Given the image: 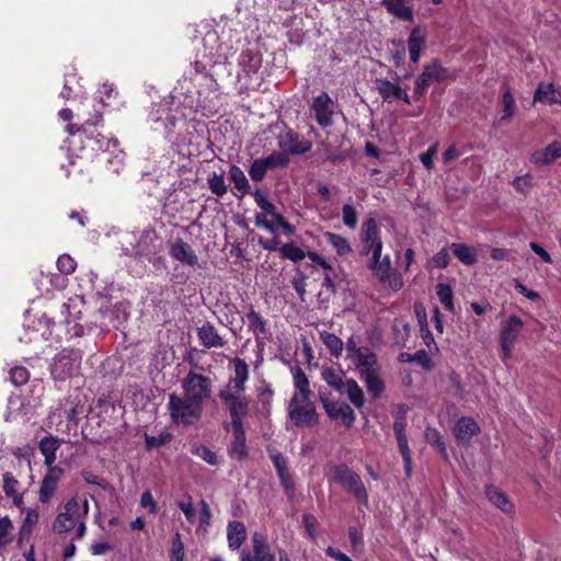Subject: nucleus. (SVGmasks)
I'll return each instance as SVG.
<instances>
[{
	"label": "nucleus",
	"instance_id": "1",
	"mask_svg": "<svg viewBox=\"0 0 561 561\" xmlns=\"http://www.w3.org/2000/svg\"><path fill=\"white\" fill-rule=\"evenodd\" d=\"M203 48L198 50V59L194 62L197 73H204L216 65L226 61L228 54L227 47L219 41V35L215 30L208 31L202 41Z\"/></svg>",
	"mask_w": 561,
	"mask_h": 561
},
{
	"label": "nucleus",
	"instance_id": "2",
	"mask_svg": "<svg viewBox=\"0 0 561 561\" xmlns=\"http://www.w3.org/2000/svg\"><path fill=\"white\" fill-rule=\"evenodd\" d=\"M202 409L196 402L183 396L175 393L169 396L168 410L172 423L192 425L201 419Z\"/></svg>",
	"mask_w": 561,
	"mask_h": 561
},
{
	"label": "nucleus",
	"instance_id": "3",
	"mask_svg": "<svg viewBox=\"0 0 561 561\" xmlns=\"http://www.w3.org/2000/svg\"><path fill=\"white\" fill-rule=\"evenodd\" d=\"M89 513V503L83 499L80 503L77 497H71L64 506L53 523V530L57 534L68 533L73 529L80 519H85Z\"/></svg>",
	"mask_w": 561,
	"mask_h": 561
},
{
	"label": "nucleus",
	"instance_id": "4",
	"mask_svg": "<svg viewBox=\"0 0 561 561\" xmlns=\"http://www.w3.org/2000/svg\"><path fill=\"white\" fill-rule=\"evenodd\" d=\"M329 479L342 485V488L362 504L368 505V493L360 477L346 465L335 466Z\"/></svg>",
	"mask_w": 561,
	"mask_h": 561
},
{
	"label": "nucleus",
	"instance_id": "5",
	"mask_svg": "<svg viewBox=\"0 0 561 561\" xmlns=\"http://www.w3.org/2000/svg\"><path fill=\"white\" fill-rule=\"evenodd\" d=\"M218 397L228 410L231 423L242 422V419L249 414L251 400L245 394V390L222 386Z\"/></svg>",
	"mask_w": 561,
	"mask_h": 561
},
{
	"label": "nucleus",
	"instance_id": "6",
	"mask_svg": "<svg viewBox=\"0 0 561 561\" xmlns=\"http://www.w3.org/2000/svg\"><path fill=\"white\" fill-rule=\"evenodd\" d=\"M287 414L297 427L312 426L318 423V413L311 398L291 397L287 407Z\"/></svg>",
	"mask_w": 561,
	"mask_h": 561
},
{
	"label": "nucleus",
	"instance_id": "7",
	"mask_svg": "<svg viewBox=\"0 0 561 561\" xmlns=\"http://www.w3.org/2000/svg\"><path fill=\"white\" fill-rule=\"evenodd\" d=\"M185 398L203 408V402L210 397L211 381L208 377L190 373L182 381Z\"/></svg>",
	"mask_w": 561,
	"mask_h": 561
},
{
	"label": "nucleus",
	"instance_id": "8",
	"mask_svg": "<svg viewBox=\"0 0 561 561\" xmlns=\"http://www.w3.org/2000/svg\"><path fill=\"white\" fill-rule=\"evenodd\" d=\"M524 328V322L515 314L510 316L502 324L500 331V345L502 360L507 362L513 353L514 345Z\"/></svg>",
	"mask_w": 561,
	"mask_h": 561
},
{
	"label": "nucleus",
	"instance_id": "9",
	"mask_svg": "<svg viewBox=\"0 0 561 561\" xmlns=\"http://www.w3.org/2000/svg\"><path fill=\"white\" fill-rule=\"evenodd\" d=\"M82 359V353L79 350H64L59 353L51 365V375L56 379H65L73 375Z\"/></svg>",
	"mask_w": 561,
	"mask_h": 561
},
{
	"label": "nucleus",
	"instance_id": "10",
	"mask_svg": "<svg viewBox=\"0 0 561 561\" xmlns=\"http://www.w3.org/2000/svg\"><path fill=\"white\" fill-rule=\"evenodd\" d=\"M368 266L371 270L374 276L390 289L398 291L403 287L402 276L396 268L391 266L389 255H385L382 261H379L377 264H368Z\"/></svg>",
	"mask_w": 561,
	"mask_h": 561
},
{
	"label": "nucleus",
	"instance_id": "11",
	"mask_svg": "<svg viewBox=\"0 0 561 561\" xmlns=\"http://www.w3.org/2000/svg\"><path fill=\"white\" fill-rule=\"evenodd\" d=\"M251 545V549L241 551L240 561H275V554L262 533L252 534Z\"/></svg>",
	"mask_w": 561,
	"mask_h": 561
},
{
	"label": "nucleus",
	"instance_id": "12",
	"mask_svg": "<svg viewBox=\"0 0 561 561\" xmlns=\"http://www.w3.org/2000/svg\"><path fill=\"white\" fill-rule=\"evenodd\" d=\"M447 77V69L437 60L426 65L421 76L416 79L414 95L417 98L422 96L432 81H443Z\"/></svg>",
	"mask_w": 561,
	"mask_h": 561
},
{
	"label": "nucleus",
	"instance_id": "13",
	"mask_svg": "<svg viewBox=\"0 0 561 561\" xmlns=\"http://www.w3.org/2000/svg\"><path fill=\"white\" fill-rule=\"evenodd\" d=\"M375 88L385 102L391 103L401 100L407 104L411 103L409 94L398 81L392 82L388 79L378 78L375 80Z\"/></svg>",
	"mask_w": 561,
	"mask_h": 561
},
{
	"label": "nucleus",
	"instance_id": "14",
	"mask_svg": "<svg viewBox=\"0 0 561 561\" xmlns=\"http://www.w3.org/2000/svg\"><path fill=\"white\" fill-rule=\"evenodd\" d=\"M314 112L316 121L322 127L331 126L334 113V103L327 92H322L314 98L311 106Z\"/></svg>",
	"mask_w": 561,
	"mask_h": 561
},
{
	"label": "nucleus",
	"instance_id": "15",
	"mask_svg": "<svg viewBox=\"0 0 561 561\" xmlns=\"http://www.w3.org/2000/svg\"><path fill=\"white\" fill-rule=\"evenodd\" d=\"M359 376L379 370L377 356L368 347H360L354 355L347 358Z\"/></svg>",
	"mask_w": 561,
	"mask_h": 561
},
{
	"label": "nucleus",
	"instance_id": "16",
	"mask_svg": "<svg viewBox=\"0 0 561 561\" xmlns=\"http://www.w3.org/2000/svg\"><path fill=\"white\" fill-rule=\"evenodd\" d=\"M479 424L469 416H461L454 426L456 440L461 445H468L471 438L480 433Z\"/></svg>",
	"mask_w": 561,
	"mask_h": 561
},
{
	"label": "nucleus",
	"instance_id": "17",
	"mask_svg": "<svg viewBox=\"0 0 561 561\" xmlns=\"http://www.w3.org/2000/svg\"><path fill=\"white\" fill-rule=\"evenodd\" d=\"M262 58L261 55L254 53L252 50H244L240 54L238 58L239 72L238 78L241 80L244 78L245 80L251 79L253 75H255L261 68Z\"/></svg>",
	"mask_w": 561,
	"mask_h": 561
},
{
	"label": "nucleus",
	"instance_id": "18",
	"mask_svg": "<svg viewBox=\"0 0 561 561\" xmlns=\"http://www.w3.org/2000/svg\"><path fill=\"white\" fill-rule=\"evenodd\" d=\"M278 146L280 149L293 154L306 153L311 149V142L299 137L293 131H286L278 137Z\"/></svg>",
	"mask_w": 561,
	"mask_h": 561
},
{
	"label": "nucleus",
	"instance_id": "19",
	"mask_svg": "<svg viewBox=\"0 0 561 561\" xmlns=\"http://www.w3.org/2000/svg\"><path fill=\"white\" fill-rule=\"evenodd\" d=\"M229 367L233 370V375L224 386L245 390L250 377L248 364L242 358L234 357L229 362Z\"/></svg>",
	"mask_w": 561,
	"mask_h": 561
},
{
	"label": "nucleus",
	"instance_id": "20",
	"mask_svg": "<svg viewBox=\"0 0 561 561\" xmlns=\"http://www.w3.org/2000/svg\"><path fill=\"white\" fill-rule=\"evenodd\" d=\"M534 102L546 105H561V87L553 83H539L534 94Z\"/></svg>",
	"mask_w": 561,
	"mask_h": 561
},
{
	"label": "nucleus",
	"instance_id": "21",
	"mask_svg": "<svg viewBox=\"0 0 561 561\" xmlns=\"http://www.w3.org/2000/svg\"><path fill=\"white\" fill-rule=\"evenodd\" d=\"M170 255L174 260L188 265L196 266L198 265V257L192 247L184 242L182 239H178L170 248Z\"/></svg>",
	"mask_w": 561,
	"mask_h": 561
},
{
	"label": "nucleus",
	"instance_id": "22",
	"mask_svg": "<svg viewBox=\"0 0 561 561\" xmlns=\"http://www.w3.org/2000/svg\"><path fill=\"white\" fill-rule=\"evenodd\" d=\"M323 408L331 419H342L345 425L351 426L355 421V413L344 402L323 401Z\"/></svg>",
	"mask_w": 561,
	"mask_h": 561
},
{
	"label": "nucleus",
	"instance_id": "23",
	"mask_svg": "<svg viewBox=\"0 0 561 561\" xmlns=\"http://www.w3.org/2000/svg\"><path fill=\"white\" fill-rule=\"evenodd\" d=\"M233 439L229 448V455L238 460L244 459L248 455L245 445V432L242 422L231 423Z\"/></svg>",
	"mask_w": 561,
	"mask_h": 561
},
{
	"label": "nucleus",
	"instance_id": "24",
	"mask_svg": "<svg viewBox=\"0 0 561 561\" xmlns=\"http://www.w3.org/2000/svg\"><path fill=\"white\" fill-rule=\"evenodd\" d=\"M248 537L247 528L242 522L231 520L227 525V542L231 551L239 550Z\"/></svg>",
	"mask_w": 561,
	"mask_h": 561
},
{
	"label": "nucleus",
	"instance_id": "25",
	"mask_svg": "<svg viewBox=\"0 0 561 561\" xmlns=\"http://www.w3.org/2000/svg\"><path fill=\"white\" fill-rule=\"evenodd\" d=\"M360 236L366 253L370 252V248H375L377 244H382L380 230L378 228L377 221L374 218H369L363 224Z\"/></svg>",
	"mask_w": 561,
	"mask_h": 561
},
{
	"label": "nucleus",
	"instance_id": "26",
	"mask_svg": "<svg viewBox=\"0 0 561 561\" xmlns=\"http://www.w3.org/2000/svg\"><path fill=\"white\" fill-rule=\"evenodd\" d=\"M290 373L295 387L293 397L311 398L310 382L304 369L299 365H293L290 366Z\"/></svg>",
	"mask_w": 561,
	"mask_h": 561
},
{
	"label": "nucleus",
	"instance_id": "27",
	"mask_svg": "<svg viewBox=\"0 0 561 561\" xmlns=\"http://www.w3.org/2000/svg\"><path fill=\"white\" fill-rule=\"evenodd\" d=\"M559 158H561V145L553 141L542 150L535 151L530 157V161L535 164L549 165Z\"/></svg>",
	"mask_w": 561,
	"mask_h": 561
},
{
	"label": "nucleus",
	"instance_id": "28",
	"mask_svg": "<svg viewBox=\"0 0 561 561\" xmlns=\"http://www.w3.org/2000/svg\"><path fill=\"white\" fill-rule=\"evenodd\" d=\"M426 33L421 27H414L408 38L410 60L416 64L420 60L421 51L425 46Z\"/></svg>",
	"mask_w": 561,
	"mask_h": 561
},
{
	"label": "nucleus",
	"instance_id": "29",
	"mask_svg": "<svg viewBox=\"0 0 561 561\" xmlns=\"http://www.w3.org/2000/svg\"><path fill=\"white\" fill-rule=\"evenodd\" d=\"M197 337L206 348L222 347L225 345L224 339L210 323H205L197 329Z\"/></svg>",
	"mask_w": 561,
	"mask_h": 561
},
{
	"label": "nucleus",
	"instance_id": "30",
	"mask_svg": "<svg viewBox=\"0 0 561 561\" xmlns=\"http://www.w3.org/2000/svg\"><path fill=\"white\" fill-rule=\"evenodd\" d=\"M60 447V440L51 435L41 439L38 448L44 456V463L50 467L56 460V453Z\"/></svg>",
	"mask_w": 561,
	"mask_h": 561
},
{
	"label": "nucleus",
	"instance_id": "31",
	"mask_svg": "<svg viewBox=\"0 0 561 561\" xmlns=\"http://www.w3.org/2000/svg\"><path fill=\"white\" fill-rule=\"evenodd\" d=\"M485 495L488 500L502 512L508 514L514 511L513 503L510 501L507 495L500 491L497 488L492 485L486 486Z\"/></svg>",
	"mask_w": 561,
	"mask_h": 561
},
{
	"label": "nucleus",
	"instance_id": "32",
	"mask_svg": "<svg viewBox=\"0 0 561 561\" xmlns=\"http://www.w3.org/2000/svg\"><path fill=\"white\" fill-rule=\"evenodd\" d=\"M382 5L389 13L403 21L413 19V11L404 0H382Z\"/></svg>",
	"mask_w": 561,
	"mask_h": 561
},
{
	"label": "nucleus",
	"instance_id": "33",
	"mask_svg": "<svg viewBox=\"0 0 561 561\" xmlns=\"http://www.w3.org/2000/svg\"><path fill=\"white\" fill-rule=\"evenodd\" d=\"M450 249L455 256L465 265L471 266L478 261L476 249L468 244L451 243Z\"/></svg>",
	"mask_w": 561,
	"mask_h": 561
},
{
	"label": "nucleus",
	"instance_id": "34",
	"mask_svg": "<svg viewBox=\"0 0 561 561\" xmlns=\"http://www.w3.org/2000/svg\"><path fill=\"white\" fill-rule=\"evenodd\" d=\"M341 393H345L348 400L356 407L362 408L364 405V392L358 383L354 379H346L345 383L340 390Z\"/></svg>",
	"mask_w": 561,
	"mask_h": 561
},
{
	"label": "nucleus",
	"instance_id": "35",
	"mask_svg": "<svg viewBox=\"0 0 561 561\" xmlns=\"http://www.w3.org/2000/svg\"><path fill=\"white\" fill-rule=\"evenodd\" d=\"M150 118L154 124L163 126L164 134L169 135L173 131L175 117L170 115L168 107H159L156 112L150 114Z\"/></svg>",
	"mask_w": 561,
	"mask_h": 561
},
{
	"label": "nucleus",
	"instance_id": "36",
	"mask_svg": "<svg viewBox=\"0 0 561 561\" xmlns=\"http://www.w3.org/2000/svg\"><path fill=\"white\" fill-rule=\"evenodd\" d=\"M324 240L334 249L337 255L343 256L352 252V247L346 238L334 232H324Z\"/></svg>",
	"mask_w": 561,
	"mask_h": 561
},
{
	"label": "nucleus",
	"instance_id": "37",
	"mask_svg": "<svg viewBox=\"0 0 561 561\" xmlns=\"http://www.w3.org/2000/svg\"><path fill=\"white\" fill-rule=\"evenodd\" d=\"M229 179L234 184V187L242 194V196L251 192L250 183L244 172L238 165L230 167Z\"/></svg>",
	"mask_w": 561,
	"mask_h": 561
},
{
	"label": "nucleus",
	"instance_id": "38",
	"mask_svg": "<svg viewBox=\"0 0 561 561\" xmlns=\"http://www.w3.org/2000/svg\"><path fill=\"white\" fill-rule=\"evenodd\" d=\"M320 340L329 350L330 354L334 357H340L343 353L344 343L343 341L333 333L322 331L319 333Z\"/></svg>",
	"mask_w": 561,
	"mask_h": 561
},
{
	"label": "nucleus",
	"instance_id": "39",
	"mask_svg": "<svg viewBox=\"0 0 561 561\" xmlns=\"http://www.w3.org/2000/svg\"><path fill=\"white\" fill-rule=\"evenodd\" d=\"M367 390L374 398H378L385 389L383 381L379 377V370L360 376Z\"/></svg>",
	"mask_w": 561,
	"mask_h": 561
},
{
	"label": "nucleus",
	"instance_id": "40",
	"mask_svg": "<svg viewBox=\"0 0 561 561\" xmlns=\"http://www.w3.org/2000/svg\"><path fill=\"white\" fill-rule=\"evenodd\" d=\"M321 377L330 387L337 391L342 390L345 383L343 380L344 374L331 367H323L321 370Z\"/></svg>",
	"mask_w": 561,
	"mask_h": 561
},
{
	"label": "nucleus",
	"instance_id": "41",
	"mask_svg": "<svg viewBox=\"0 0 561 561\" xmlns=\"http://www.w3.org/2000/svg\"><path fill=\"white\" fill-rule=\"evenodd\" d=\"M153 231L151 230H142L138 237V242L134 247L130 255H146L150 253L151 243L153 240Z\"/></svg>",
	"mask_w": 561,
	"mask_h": 561
},
{
	"label": "nucleus",
	"instance_id": "42",
	"mask_svg": "<svg viewBox=\"0 0 561 561\" xmlns=\"http://www.w3.org/2000/svg\"><path fill=\"white\" fill-rule=\"evenodd\" d=\"M249 329L255 334L265 335L267 333L266 321L255 310L251 309L247 314Z\"/></svg>",
	"mask_w": 561,
	"mask_h": 561
},
{
	"label": "nucleus",
	"instance_id": "43",
	"mask_svg": "<svg viewBox=\"0 0 561 561\" xmlns=\"http://www.w3.org/2000/svg\"><path fill=\"white\" fill-rule=\"evenodd\" d=\"M436 295L440 304L450 312L455 311L454 293L448 284L439 283L436 286Z\"/></svg>",
	"mask_w": 561,
	"mask_h": 561
},
{
	"label": "nucleus",
	"instance_id": "44",
	"mask_svg": "<svg viewBox=\"0 0 561 561\" xmlns=\"http://www.w3.org/2000/svg\"><path fill=\"white\" fill-rule=\"evenodd\" d=\"M425 439L428 444L434 446L445 459H447L448 455L445 443L440 433L436 428L427 427L425 430Z\"/></svg>",
	"mask_w": 561,
	"mask_h": 561
},
{
	"label": "nucleus",
	"instance_id": "45",
	"mask_svg": "<svg viewBox=\"0 0 561 561\" xmlns=\"http://www.w3.org/2000/svg\"><path fill=\"white\" fill-rule=\"evenodd\" d=\"M260 160L267 171L275 168L286 167L289 162L287 154L280 151H273L270 156Z\"/></svg>",
	"mask_w": 561,
	"mask_h": 561
},
{
	"label": "nucleus",
	"instance_id": "46",
	"mask_svg": "<svg viewBox=\"0 0 561 561\" xmlns=\"http://www.w3.org/2000/svg\"><path fill=\"white\" fill-rule=\"evenodd\" d=\"M82 92V88L76 80V75H69L66 77L64 89L60 92L62 99L69 100L71 98L79 96Z\"/></svg>",
	"mask_w": 561,
	"mask_h": 561
},
{
	"label": "nucleus",
	"instance_id": "47",
	"mask_svg": "<svg viewBox=\"0 0 561 561\" xmlns=\"http://www.w3.org/2000/svg\"><path fill=\"white\" fill-rule=\"evenodd\" d=\"M207 183H208V187L211 191V193L219 197L224 196L228 191L222 174H217V173L210 174L208 176Z\"/></svg>",
	"mask_w": 561,
	"mask_h": 561
},
{
	"label": "nucleus",
	"instance_id": "48",
	"mask_svg": "<svg viewBox=\"0 0 561 561\" xmlns=\"http://www.w3.org/2000/svg\"><path fill=\"white\" fill-rule=\"evenodd\" d=\"M282 255L293 262L302 261L306 257V253L302 249L295 245L294 243H286L279 249Z\"/></svg>",
	"mask_w": 561,
	"mask_h": 561
},
{
	"label": "nucleus",
	"instance_id": "49",
	"mask_svg": "<svg viewBox=\"0 0 561 561\" xmlns=\"http://www.w3.org/2000/svg\"><path fill=\"white\" fill-rule=\"evenodd\" d=\"M254 201L257 206L263 210V214L272 217L277 210L275 205L270 202L260 190H256L253 194Z\"/></svg>",
	"mask_w": 561,
	"mask_h": 561
},
{
	"label": "nucleus",
	"instance_id": "50",
	"mask_svg": "<svg viewBox=\"0 0 561 561\" xmlns=\"http://www.w3.org/2000/svg\"><path fill=\"white\" fill-rule=\"evenodd\" d=\"M342 219L345 226L354 229L358 221V214L355 207L350 204H345L342 208Z\"/></svg>",
	"mask_w": 561,
	"mask_h": 561
},
{
	"label": "nucleus",
	"instance_id": "51",
	"mask_svg": "<svg viewBox=\"0 0 561 561\" xmlns=\"http://www.w3.org/2000/svg\"><path fill=\"white\" fill-rule=\"evenodd\" d=\"M28 379V370L23 366H15L10 370V380L14 386H23Z\"/></svg>",
	"mask_w": 561,
	"mask_h": 561
},
{
	"label": "nucleus",
	"instance_id": "52",
	"mask_svg": "<svg viewBox=\"0 0 561 561\" xmlns=\"http://www.w3.org/2000/svg\"><path fill=\"white\" fill-rule=\"evenodd\" d=\"M192 454H194L195 456H197L198 458L203 459L204 461L211 466H215L217 463L216 454L204 445L193 446Z\"/></svg>",
	"mask_w": 561,
	"mask_h": 561
},
{
	"label": "nucleus",
	"instance_id": "53",
	"mask_svg": "<svg viewBox=\"0 0 561 561\" xmlns=\"http://www.w3.org/2000/svg\"><path fill=\"white\" fill-rule=\"evenodd\" d=\"M503 115L501 119H507L515 113V99L510 89H507L502 96Z\"/></svg>",
	"mask_w": 561,
	"mask_h": 561
},
{
	"label": "nucleus",
	"instance_id": "54",
	"mask_svg": "<svg viewBox=\"0 0 561 561\" xmlns=\"http://www.w3.org/2000/svg\"><path fill=\"white\" fill-rule=\"evenodd\" d=\"M57 267L60 273L69 275L75 272L77 263L69 254H61L57 260Z\"/></svg>",
	"mask_w": 561,
	"mask_h": 561
},
{
	"label": "nucleus",
	"instance_id": "55",
	"mask_svg": "<svg viewBox=\"0 0 561 561\" xmlns=\"http://www.w3.org/2000/svg\"><path fill=\"white\" fill-rule=\"evenodd\" d=\"M267 170L265 169L264 164L261 162L260 159H255L249 169V175L250 178L255 181L260 182L264 179Z\"/></svg>",
	"mask_w": 561,
	"mask_h": 561
},
{
	"label": "nucleus",
	"instance_id": "56",
	"mask_svg": "<svg viewBox=\"0 0 561 561\" xmlns=\"http://www.w3.org/2000/svg\"><path fill=\"white\" fill-rule=\"evenodd\" d=\"M172 561H183L184 559V545L181 540V536L179 533L175 534L172 541Z\"/></svg>",
	"mask_w": 561,
	"mask_h": 561
},
{
	"label": "nucleus",
	"instance_id": "57",
	"mask_svg": "<svg viewBox=\"0 0 561 561\" xmlns=\"http://www.w3.org/2000/svg\"><path fill=\"white\" fill-rule=\"evenodd\" d=\"M450 261L448 250L446 248L440 249L435 253L431 260L434 267L445 268L448 266Z\"/></svg>",
	"mask_w": 561,
	"mask_h": 561
},
{
	"label": "nucleus",
	"instance_id": "58",
	"mask_svg": "<svg viewBox=\"0 0 561 561\" xmlns=\"http://www.w3.org/2000/svg\"><path fill=\"white\" fill-rule=\"evenodd\" d=\"M19 482L12 473L7 472L3 474V491L8 496H14L18 493Z\"/></svg>",
	"mask_w": 561,
	"mask_h": 561
},
{
	"label": "nucleus",
	"instance_id": "59",
	"mask_svg": "<svg viewBox=\"0 0 561 561\" xmlns=\"http://www.w3.org/2000/svg\"><path fill=\"white\" fill-rule=\"evenodd\" d=\"M140 505L144 508H148L149 513L156 515L158 513V505L150 491H145L140 497Z\"/></svg>",
	"mask_w": 561,
	"mask_h": 561
},
{
	"label": "nucleus",
	"instance_id": "60",
	"mask_svg": "<svg viewBox=\"0 0 561 561\" xmlns=\"http://www.w3.org/2000/svg\"><path fill=\"white\" fill-rule=\"evenodd\" d=\"M57 484L46 480L45 478L42 481L39 489V500L42 502L48 501L56 490Z\"/></svg>",
	"mask_w": 561,
	"mask_h": 561
},
{
	"label": "nucleus",
	"instance_id": "61",
	"mask_svg": "<svg viewBox=\"0 0 561 561\" xmlns=\"http://www.w3.org/2000/svg\"><path fill=\"white\" fill-rule=\"evenodd\" d=\"M178 506L183 512L188 523L194 524L196 522V511L193 507L191 500L188 502H178Z\"/></svg>",
	"mask_w": 561,
	"mask_h": 561
},
{
	"label": "nucleus",
	"instance_id": "62",
	"mask_svg": "<svg viewBox=\"0 0 561 561\" xmlns=\"http://www.w3.org/2000/svg\"><path fill=\"white\" fill-rule=\"evenodd\" d=\"M254 224L256 227L264 228L271 233H275V225L267 219V216L263 213H257L254 217Z\"/></svg>",
	"mask_w": 561,
	"mask_h": 561
},
{
	"label": "nucleus",
	"instance_id": "63",
	"mask_svg": "<svg viewBox=\"0 0 561 561\" xmlns=\"http://www.w3.org/2000/svg\"><path fill=\"white\" fill-rule=\"evenodd\" d=\"M513 185L518 192L526 193L531 185V176L529 174L516 176L513 181Z\"/></svg>",
	"mask_w": 561,
	"mask_h": 561
},
{
	"label": "nucleus",
	"instance_id": "64",
	"mask_svg": "<svg viewBox=\"0 0 561 561\" xmlns=\"http://www.w3.org/2000/svg\"><path fill=\"white\" fill-rule=\"evenodd\" d=\"M199 504H201L199 524H201V526H208L210 523V518H211L210 507L207 504V502L204 500H202Z\"/></svg>",
	"mask_w": 561,
	"mask_h": 561
}]
</instances>
